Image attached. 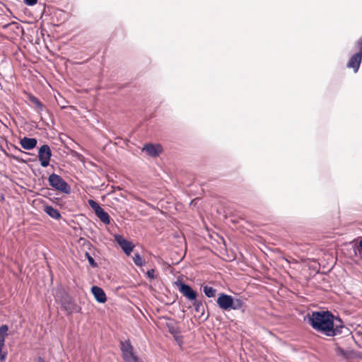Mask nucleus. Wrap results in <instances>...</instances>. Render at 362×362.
Returning a JSON list of instances; mask_svg holds the SVG:
<instances>
[{
	"instance_id": "a211bd4d",
	"label": "nucleus",
	"mask_w": 362,
	"mask_h": 362,
	"mask_svg": "<svg viewBox=\"0 0 362 362\" xmlns=\"http://www.w3.org/2000/svg\"><path fill=\"white\" fill-rule=\"evenodd\" d=\"M192 305L194 306L195 312L201 313L202 315L204 314V308L202 302L201 300H197V298L196 300H192Z\"/></svg>"
},
{
	"instance_id": "f8f14e48",
	"label": "nucleus",
	"mask_w": 362,
	"mask_h": 362,
	"mask_svg": "<svg viewBox=\"0 0 362 362\" xmlns=\"http://www.w3.org/2000/svg\"><path fill=\"white\" fill-rule=\"evenodd\" d=\"M20 144L23 149L30 151L36 147L37 140L35 138L24 136L20 139Z\"/></svg>"
},
{
	"instance_id": "9d476101",
	"label": "nucleus",
	"mask_w": 362,
	"mask_h": 362,
	"mask_svg": "<svg viewBox=\"0 0 362 362\" xmlns=\"http://www.w3.org/2000/svg\"><path fill=\"white\" fill-rule=\"evenodd\" d=\"M143 150L152 158L158 157L161 153V147L159 144L154 145L153 144H146L144 146Z\"/></svg>"
},
{
	"instance_id": "bb28decb",
	"label": "nucleus",
	"mask_w": 362,
	"mask_h": 362,
	"mask_svg": "<svg viewBox=\"0 0 362 362\" xmlns=\"http://www.w3.org/2000/svg\"><path fill=\"white\" fill-rule=\"evenodd\" d=\"M146 275L148 278L150 279H155V270L153 269H148L146 272Z\"/></svg>"
},
{
	"instance_id": "ddd939ff",
	"label": "nucleus",
	"mask_w": 362,
	"mask_h": 362,
	"mask_svg": "<svg viewBox=\"0 0 362 362\" xmlns=\"http://www.w3.org/2000/svg\"><path fill=\"white\" fill-rule=\"evenodd\" d=\"M44 211L51 218L59 220L62 217L60 211L50 205L43 206Z\"/></svg>"
},
{
	"instance_id": "6ab92c4d",
	"label": "nucleus",
	"mask_w": 362,
	"mask_h": 362,
	"mask_svg": "<svg viewBox=\"0 0 362 362\" xmlns=\"http://www.w3.org/2000/svg\"><path fill=\"white\" fill-rule=\"evenodd\" d=\"M354 255L362 259V238L355 245L354 249Z\"/></svg>"
},
{
	"instance_id": "cd10ccee",
	"label": "nucleus",
	"mask_w": 362,
	"mask_h": 362,
	"mask_svg": "<svg viewBox=\"0 0 362 362\" xmlns=\"http://www.w3.org/2000/svg\"><path fill=\"white\" fill-rule=\"evenodd\" d=\"M11 158H12L13 160L18 161V162H20V163H26V160L20 158L18 156H16V155H13V154H11L10 156Z\"/></svg>"
},
{
	"instance_id": "a878e982",
	"label": "nucleus",
	"mask_w": 362,
	"mask_h": 362,
	"mask_svg": "<svg viewBox=\"0 0 362 362\" xmlns=\"http://www.w3.org/2000/svg\"><path fill=\"white\" fill-rule=\"evenodd\" d=\"M354 49L356 52H361L362 54V37H360L354 43Z\"/></svg>"
},
{
	"instance_id": "6e6552de",
	"label": "nucleus",
	"mask_w": 362,
	"mask_h": 362,
	"mask_svg": "<svg viewBox=\"0 0 362 362\" xmlns=\"http://www.w3.org/2000/svg\"><path fill=\"white\" fill-rule=\"evenodd\" d=\"M115 242L122 248L123 252L127 255H129L133 251L134 245L131 241L126 240L122 235L116 234L114 236Z\"/></svg>"
},
{
	"instance_id": "c85d7f7f",
	"label": "nucleus",
	"mask_w": 362,
	"mask_h": 362,
	"mask_svg": "<svg viewBox=\"0 0 362 362\" xmlns=\"http://www.w3.org/2000/svg\"><path fill=\"white\" fill-rule=\"evenodd\" d=\"M23 2L25 5L32 6L37 4V0H23Z\"/></svg>"
},
{
	"instance_id": "412c9836",
	"label": "nucleus",
	"mask_w": 362,
	"mask_h": 362,
	"mask_svg": "<svg viewBox=\"0 0 362 362\" xmlns=\"http://www.w3.org/2000/svg\"><path fill=\"white\" fill-rule=\"evenodd\" d=\"M133 261L134 263L138 267H141L144 264V262L143 261L141 256L139 253H136L134 255V256L133 257Z\"/></svg>"
},
{
	"instance_id": "1a4fd4ad",
	"label": "nucleus",
	"mask_w": 362,
	"mask_h": 362,
	"mask_svg": "<svg viewBox=\"0 0 362 362\" xmlns=\"http://www.w3.org/2000/svg\"><path fill=\"white\" fill-rule=\"evenodd\" d=\"M362 62V54L356 52L349 59L346 67L353 69L354 73H357Z\"/></svg>"
},
{
	"instance_id": "423d86ee",
	"label": "nucleus",
	"mask_w": 362,
	"mask_h": 362,
	"mask_svg": "<svg viewBox=\"0 0 362 362\" xmlns=\"http://www.w3.org/2000/svg\"><path fill=\"white\" fill-rule=\"evenodd\" d=\"M175 284L178 287L179 291L189 300H196L197 298V292L194 291L189 284L185 282L177 280Z\"/></svg>"
},
{
	"instance_id": "0eeeda50",
	"label": "nucleus",
	"mask_w": 362,
	"mask_h": 362,
	"mask_svg": "<svg viewBox=\"0 0 362 362\" xmlns=\"http://www.w3.org/2000/svg\"><path fill=\"white\" fill-rule=\"evenodd\" d=\"M52 156V153L49 145L43 144L39 148L38 159L42 167L46 168L49 165Z\"/></svg>"
},
{
	"instance_id": "f3484780",
	"label": "nucleus",
	"mask_w": 362,
	"mask_h": 362,
	"mask_svg": "<svg viewBox=\"0 0 362 362\" xmlns=\"http://www.w3.org/2000/svg\"><path fill=\"white\" fill-rule=\"evenodd\" d=\"M202 291L207 298L215 297L217 292L216 288L207 285L202 286Z\"/></svg>"
},
{
	"instance_id": "f257e3e1",
	"label": "nucleus",
	"mask_w": 362,
	"mask_h": 362,
	"mask_svg": "<svg viewBox=\"0 0 362 362\" xmlns=\"http://www.w3.org/2000/svg\"><path fill=\"white\" fill-rule=\"evenodd\" d=\"M308 322L313 329L326 337H334L344 334L345 336L354 335L349 328L344 326L341 319L329 310L313 311L308 315Z\"/></svg>"
},
{
	"instance_id": "dca6fc26",
	"label": "nucleus",
	"mask_w": 362,
	"mask_h": 362,
	"mask_svg": "<svg viewBox=\"0 0 362 362\" xmlns=\"http://www.w3.org/2000/svg\"><path fill=\"white\" fill-rule=\"evenodd\" d=\"M28 99L30 103H32L33 104H34L36 106V107H37L36 112L37 113L40 114V112L44 109V105L41 103V101L33 94L28 95Z\"/></svg>"
},
{
	"instance_id": "7ed1b4c3",
	"label": "nucleus",
	"mask_w": 362,
	"mask_h": 362,
	"mask_svg": "<svg viewBox=\"0 0 362 362\" xmlns=\"http://www.w3.org/2000/svg\"><path fill=\"white\" fill-rule=\"evenodd\" d=\"M49 186L56 191L69 194L71 193V187L62 176L53 173L48 177Z\"/></svg>"
},
{
	"instance_id": "b1692460",
	"label": "nucleus",
	"mask_w": 362,
	"mask_h": 362,
	"mask_svg": "<svg viewBox=\"0 0 362 362\" xmlns=\"http://www.w3.org/2000/svg\"><path fill=\"white\" fill-rule=\"evenodd\" d=\"M8 330V327L6 325H2L0 327V339H5V337L7 336V332Z\"/></svg>"
},
{
	"instance_id": "4468645a",
	"label": "nucleus",
	"mask_w": 362,
	"mask_h": 362,
	"mask_svg": "<svg viewBox=\"0 0 362 362\" xmlns=\"http://www.w3.org/2000/svg\"><path fill=\"white\" fill-rule=\"evenodd\" d=\"M336 352L338 356H340L345 359L355 358L357 356L354 351L344 350L338 346H336Z\"/></svg>"
},
{
	"instance_id": "39448f33",
	"label": "nucleus",
	"mask_w": 362,
	"mask_h": 362,
	"mask_svg": "<svg viewBox=\"0 0 362 362\" xmlns=\"http://www.w3.org/2000/svg\"><path fill=\"white\" fill-rule=\"evenodd\" d=\"M120 347L123 358L126 362H141L135 355L134 348L130 344V341H120Z\"/></svg>"
},
{
	"instance_id": "20e7f679",
	"label": "nucleus",
	"mask_w": 362,
	"mask_h": 362,
	"mask_svg": "<svg viewBox=\"0 0 362 362\" xmlns=\"http://www.w3.org/2000/svg\"><path fill=\"white\" fill-rule=\"evenodd\" d=\"M57 297L59 298L62 308L67 312L68 315L81 311V308L77 305L74 298L65 291H60L59 294L57 293Z\"/></svg>"
},
{
	"instance_id": "f03ea898",
	"label": "nucleus",
	"mask_w": 362,
	"mask_h": 362,
	"mask_svg": "<svg viewBox=\"0 0 362 362\" xmlns=\"http://www.w3.org/2000/svg\"><path fill=\"white\" fill-rule=\"evenodd\" d=\"M216 303L220 309L225 311L240 310L245 305L243 300L235 298L225 293H220L218 294Z\"/></svg>"
},
{
	"instance_id": "f704fd0d",
	"label": "nucleus",
	"mask_w": 362,
	"mask_h": 362,
	"mask_svg": "<svg viewBox=\"0 0 362 362\" xmlns=\"http://www.w3.org/2000/svg\"><path fill=\"white\" fill-rule=\"evenodd\" d=\"M356 344H357L358 346H361V344H358V343L357 342V341H356Z\"/></svg>"
},
{
	"instance_id": "473e14b6",
	"label": "nucleus",
	"mask_w": 362,
	"mask_h": 362,
	"mask_svg": "<svg viewBox=\"0 0 362 362\" xmlns=\"http://www.w3.org/2000/svg\"><path fill=\"white\" fill-rule=\"evenodd\" d=\"M49 199H50L51 201H53V202H54V201L58 202V201L59 200V198H57V197H54L53 199H52V198H49Z\"/></svg>"
},
{
	"instance_id": "7c9ffc66",
	"label": "nucleus",
	"mask_w": 362,
	"mask_h": 362,
	"mask_svg": "<svg viewBox=\"0 0 362 362\" xmlns=\"http://www.w3.org/2000/svg\"><path fill=\"white\" fill-rule=\"evenodd\" d=\"M13 149L15 151H18V152H20V153H24L25 154H30L29 153H26V152H24L23 151H21L18 147L16 146H13Z\"/></svg>"
},
{
	"instance_id": "c756f323",
	"label": "nucleus",
	"mask_w": 362,
	"mask_h": 362,
	"mask_svg": "<svg viewBox=\"0 0 362 362\" xmlns=\"http://www.w3.org/2000/svg\"><path fill=\"white\" fill-rule=\"evenodd\" d=\"M170 332L171 334L174 335L175 339H178L177 337L176 336L177 331H175L173 328L169 327Z\"/></svg>"
},
{
	"instance_id": "2eb2a0df",
	"label": "nucleus",
	"mask_w": 362,
	"mask_h": 362,
	"mask_svg": "<svg viewBox=\"0 0 362 362\" xmlns=\"http://www.w3.org/2000/svg\"><path fill=\"white\" fill-rule=\"evenodd\" d=\"M95 215L99 218V219L105 224L110 223V216L107 212H106L103 208H101L99 211L95 213Z\"/></svg>"
},
{
	"instance_id": "aec40b11",
	"label": "nucleus",
	"mask_w": 362,
	"mask_h": 362,
	"mask_svg": "<svg viewBox=\"0 0 362 362\" xmlns=\"http://www.w3.org/2000/svg\"><path fill=\"white\" fill-rule=\"evenodd\" d=\"M88 203L91 209L94 211L95 214L102 208L100 204L93 199H88Z\"/></svg>"
},
{
	"instance_id": "9b49d317",
	"label": "nucleus",
	"mask_w": 362,
	"mask_h": 362,
	"mask_svg": "<svg viewBox=\"0 0 362 362\" xmlns=\"http://www.w3.org/2000/svg\"><path fill=\"white\" fill-rule=\"evenodd\" d=\"M91 293L95 300L99 303H104L107 300V296L103 289L98 286L91 287Z\"/></svg>"
},
{
	"instance_id": "2f4dec72",
	"label": "nucleus",
	"mask_w": 362,
	"mask_h": 362,
	"mask_svg": "<svg viewBox=\"0 0 362 362\" xmlns=\"http://www.w3.org/2000/svg\"><path fill=\"white\" fill-rule=\"evenodd\" d=\"M17 25V23H15V22H13V23H11L5 24V25H3V28H4V29H6L7 28H8V27H9L10 25Z\"/></svg>"
},
{
	"instance_id": "393cba45",
	"label": "nucleus",
	"mask_w": 362,
	"mask_h": 362,
	"mask_svg": "<svg viewBox=\"0 0 362 362\" xmlns=\"http://www.w3.org/2000/svg\"><path fill=\"white\" fill-rule=\"evenodd\" d=\"M40 195L47 197L50 198L49 197L52 196V193L50 192V189L47 187H42L40 189Z\"/></svg>"
},
{
	"instance_id": "5701e85b",
	"label": "nucleus",
	"mask_w": 362,
	"mask_h": 362,
	"mask_svg": "<svg viewBox=\"0 0 362 362\" xmlns=\"http://www.w3.org/2000/svg\"><path fill=\"white\" fill-rule=\"evenodd\" d=\"M85 256L89 263V264L93 267V268H96L98 267V263L95 262V260L94 259V258L90 255V253L88 252H86L85 254Z\"/></svg>"
},
{
	"instance_id": "72a5a7b5",
	"label": "nucleus",
	"mask_w": 362,
	"mask_h": 362,
	"mask_svg": "<svg viewBox=\"0 0 362 362\" xmlns=\"http://www.w3.org/2000/svg\"><path fill=\"white\" fill-rule=\"evenodd\" d=\"M178 342H179V343H178L179 346H180V347H181V346H182V344H181V343H180V342H182V341H178Z\"/></svg>"
},
{
	"instance_id": "4be33fe9",
	"label": "nucleus",
	"mask_w": 362,
	"mask_h": 362,
	"mask_svg": "<svg viewBox=\"0 0 362 362\" xmlns=\"http://www.w3.org/2000/svg\"><path fill=\"white\" fill-rule=\"evenodd\" d=\"M7 350L4 347V341H0V359L4 360L6 358Z\"/></svg>"
}]
</instances>
